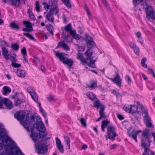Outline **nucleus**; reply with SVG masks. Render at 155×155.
<instances>
[{
    "label": "nucleus",
    "instance_id": "31",
    "mask_svg": "<svg viewBox=\"0 0 155 155\" xmlns=\"http://www.w3.org/2000/svg\"><path fill=\"white\" fill-rule=\"evenodd\" d=\"M129 136L134 139L136 142H137V135L135 133L134 130L132 131L129 134Z\"/></svg>",
    "mask_w": 155,
    "mask_h": 155
},
{
    "label": "nucleus",
    "instance_id": "36",
    "mask_svg": "<svg viewBox=\"0 0 155 155\" xmlns=\"http://www.w3.org/2000/svg\"><path fill=\"white\" fill-rule=\"evenodd\" d=\"M94 41L92 40L91 41H89L87 42V46L88 49H91L94 46Z\"/></svg>",
    "mask_w": 155,
    "mask_h": 155
},
{
    "label": "nucleus",
    "instance_id": "10",
    "mask_svg": "<svg viewBox=\"0 0 155 155\" xmlns=\"http://www.w3.org/2000/svg\"><path fill=\"white\" fill-rule=\"evenodd\" d=\"M23 24L26 26V28L22 29V31L27 32L33 31V29L30 22L28 21H25L23 22Z\"/></svg>",
    "mask_w": 155,
    "mask_h": 155
},
{
    "label": "nucleus",
    "instance_id": "54",
    "mask_svg": "<svg viewBox=\"0 0 155 155\" xmlns=\"http://www.w3.org/2000/svg\"><path fill=\"white\" fill-rule=\"evenodd\" d=\"M22 101L19 98H18L16 101H15V105L16 106L20 105L22 103Z\"/></svg>",
    "mask_w": 155,
    "mask_h": 155
},
{
    "label": "nucleus",
    "instance_id": "30",
    "mask_svg": "<svg viewBox=\"0 0 155 155\" xmlns=\"http://www.w3.org/2000/svg\"><path fill=\"white\" fill-rule=\"evenodd\" d=\"M32 8H29L28 10L27 13L29 15V17L31 19L35 20V15L32 12Z\"/></svg>",
    "mask_w": 155,
    "mask_h": 155
},
{
    "label": "nucleus",
    "instance_id": "1",
    "mask_svg": "<svg viewBox=\"0 0 155 155\" xmlns=\"http://www.w3.org/2000/svg\"><path fill=\"white\" fill-rule=\"evenodd\" d=\"M22 124L23 127L27 131H31V136L35 143V147L37 153L38 154H42L46 153L48 150V146L44 143L43 140H39L37 139L38 134H37L36 132H34V130L33 127H32V125H30L29 124L24 121L23 122Z\"/></svg>",
    "mask_w": 155,
    "mask_h": 155
},
{
    "label": "nucleus",
    "instance_id": "49",
    "mask_svg": "<svg viewBox=\"0 0 155 155\" xmlns=\"http://www.w3.org/2000/svg\"><path fill=\"white\" fill-rule=\"evenodd\" d=\"M16 62H12V66L15 68H19L21 67V65L19 64H17Z\"/></svg>",
    "mask_w": 155,
    "mask_h": 155
},
{
    "label": "nucleus",
    "instance_id": "27",
    "mask_svg": "<svg viewBox=\"0 0 155 155\" xmlns=\"http://www.w3.org/2000/svg\"><path fill=\"white\" fill-rule=\"evenodd\" d=\"M77 58L83 63H87L86 60L83 58L82 54L81 53H78L77 55Z\"/></svg>",
    "mask_w": 155,
    "mask_h": 155
},
{
    "label": "nucleus",
    "instance_id": "20",
    "mask_svg": "<svg viewBox=\"0 0 155 155\" xmlns=\"http://www.w3.org/2000/svg\"><path fill=\"white\" fill-rule=\"evenodd\" d=\"M93 105L94 107H96L97 109L100 108V109H101L102 108H105V106L100 103V101L99 100L94 101Z\"/></svg>",
    "mask_w": 155,
    "mask_h": 155
},
{
    "label": "nucleus",
    "instance_id": "47",
    "mask_svg": "<svg viewBox=\"0 0 155 155\" xmlns=\"http://www.w3.org/2000/svg\"><path fill=\"white\" fill-rule=\"evenodd\" d=\"M76 46L78 47V51H79L83 52L85 50V48L83 46H80L78 44L75 45Z\"/></svg>",
    "mask_w": 155,
    "mask_h": 155
},
{
    "label": "nucleus",
    "instance_id": "58",
    "mask_svg": "<svg viewBox=\"0 0 155 155\" xmlns=\"http://www.w3.org/2000/svg\"><path fill=\"white\" fill-rule=\"evenodd\" d=\"M117 118L120 120H123L124 119V117L123 115L118 114H117Z\"/></svg>",
    "mask_w": 155,
    "mask_h": 155
},
{
    "label": "nucleus",
    "instance_id": "59",
    "mask_svg": "<svg viewBox=\"0 0 155 155\" xmlns=\"http://www.w3.org/2000/svg\"><path fill=\"white\" fill-rule=\"evenodd\" d=\"M47 134L45 133L42 134L41 133H38V136L39 138H42L45 137Z\"/></svg>",
    "mask_w": 155,
    "mask_h": 155
},
{
    "label": "nucleus",
    "instance_id": "6",
    "mask_svg": "<svg viewBox=\"0 0 155 155\" xmlns=\"http://www.w3.org/2000/svg\"><path fill=\"white\" fill-rule=\"evenodd\" d=\"M143 112L145 114L143 118L146 126L148 128H153L154 126L151 123V119L149 117L147 110L145 109Z\"/></svg>",
    "mask_w": 155,
    "mask_h": 155
},
{
    "label": "nucleus",
    "instance_id": "15",
    "mask_svg": "<svg viewBox=\"0 0 155 155\" xmlns=\"http://www.w3.org/2000/svg\"><path fill=\"white\" fill-rule=\"evenodd\" d=\"M37 117L33 114L27 113L26 114V120L29 121L30 122H36L35 121V119H36Z\"/></svg>",
    "mask_w": 155,
    "mask_h": 155
},
{
    "label": "nucleus",
    "instance_id": "24",
    "mask_svg": "<svg viewBox=\"0 0 155 155\" xmlns=\"http://www.w3.org/2000/svg\"><path fill=\"white\" fill-rule=\"evenodd\" d=\"M9 26L12 29L18 30L20 28L18 24H16L15 22L13 21L11 22Z\"/></svg>",
    "mask_w": 155,
    "mask_h": 155
},
{
    "label": "nucleus",
    "instance_id": "11",
    "mask_svg": "<svg viewBox=\"0 0 155 155\" xmlns=\"http://www.w3.org/2000/svg\"><path fill=\"white\" fill-rule=\"evenodd\" d=\"M53 1H52V2ZM51 5H50V10L48 12L54 14V12L55 11L54 14L56 15L59 12V9L58 8L57 6L55 3L52 2Z\"/></svg>",
    "mask_w": 155,
    "mask_h": 155
},
{
    "label": "nucleus",
    "instance_id": "8",
    "mask_svg": "<svg viewBox=\"0 0 155 155\" xmlns=\"http://www.w3.org/2000/svg\"><path fill=\"white\" fill-rule=\"evenodd\" d=\"M146 16L150 21L153 23L155 22V11L153 10L148 11L146 14Z\"/></svg>",
    "mask_w": 155,
    "mask_h": 155
},
{
    "label": "nucleus",
    "instance_id": "50",
    "mask_svg": "<svg viewBox=\"0 0 155 155\" xmlns=\"http://www.w3.org/2000/svg\"><path fill=\"white\" fill-rule=\"evenodd\" d=\"M135 53L137 55H139L140 49L137 46L133 49Z\"/></svg>",
    "mask_w": 155,
    "mask_h": 155
},
{
    "label": "nucleus",
    "instance_id": "12",
    "mask_svg": "<svg viewBox=\"0 0 155 155\" xmlns=\"http://www.w3.org/2000/svg\"><path fill=\"white\" fill-rule=\"evenodd\" d=\"M8 3L15 7H18L21 5V0H7Z\"/></svg>",
    "mask_w": 155,
    "mask_h": 155
},
{
    "label": "nucleus",
    "instance_id": "9",
    "mask_svg": "<svg viewBox=\"0 0 155 155\" xmlns=\"http://www.w3.org/2000/svg\"><path fill=\"white\" fill-rule=\"evenodd\" d=\"M25 115V112L24 111H18L14 114V117L18 120L21 121L24 119Z\"/></svg>",
    "mask_w": 155,
    "mask_h": 155
},
{
    "label": "nucleus",
    "instance_id": "4",
    "mask_svg": "<svg viewBox=\"0 0 155 155\" xmlns=\"http://www.w3.org/2000/svg\"><path fill=\"white\" fill-rule=\"evenodd\" d=\"M32 127H33V129L34 128H36L38 131L42 133H45L46 130L41 118L39 116L37 117L36 123H34Z\"/></svg>",
    "mask_w": 155,
    "mask_h": 155
},
{
    "label": "nucleus",
    "instance_id": "34",
    "mask_svg": "<svg viewBox=\"0 0 155 155\" xmlns=\"http://www.w3.org/2000/svg\"><path fill=\"white\" fill-rule=\"evenodd\" d=\"M16 54L13 53L12 56H11L10 57L8 56L9 59H10L12 61V62H17L18 60L16 58Z\"/></svg>",
    "mask_w": 155,
    "mask_h": 155
},
{
    "label": "nucleus",
    "instance_id": "2",
    "mask_svg": "<svg viewBox=\"0 0 155 155\" xmlns=\"http://www.w3.org/2000/svg\"><path fill=\"white\" fill-rule=\"evenodd\" d=\"M150 130L146 129L141 134V146L144 150L143 155H154V152L150 149L151 141Z\"/></svg>",
    "mask_w": 155,
    "mask_h": 155
},
{
    "label": "nucleus",
    "instance_id": "23",
    "mask_svg": "<svg viewBox=\"0 0 155 155\" xmlns=\"http://www.w3.org/2000/svg\"><path fill=\"white\" fill-rule=\"evenodd\" d=\"M46 28L51 35L53 36L54 35L53 32L54 31V29L52 25L51 24L46 25Z\"/></svg>",
    "mask_w": 155,
    "mask_h": 155
},
{
    "label": "nucleus",
    "instance_id": "44",
    "mask_svg": "<svg viewBox=\"0 0 155 155\" xmlns=\"http://www.w3.org/2000/svg\"><path fill=\"white\" fill-rule=\"evenodd\" d=\"M88 98L91 100H94L96 97L95 94L92 92H91L89 93L88 95Z\"/></svg>",
    "mask_w": 155,
    "mask_h": 155
},
{
    "label": "nucleus",
    "instance_id": "3",
    "mask_svg": "<svg viewBox=\"0 0 155 155\" xmlns=\"http://www.w3.org/2000/svg\"><path fill=\"white\" fill-rule=\"evenodd\" d=\"M55 55L64 64L67 65L69 68L73 65L74 61L72 59L66 57V56H68L67 54L62 52L60 53L55 52Z\"/></svg>",
    "mask_w": 155,
    "mask_h": 155
},
{
    "label": "nucleus",
    "instance_id": "60",
    "mask_svg": "<svg viewBox=\"0 0 155 155\" xmlns=\"http://www.w3.org/2000/svg\"><path fill=\"white\" fill-rule=\"evenodd\" d=\"M129 45L130 48L133 49L137 46L136 44L133 42L131 43Z\"/></svg>",
    "mask_w": 155,
    "mask_h": 155
},
{
    "label": "nucleus",
    "instance_id": "55",
    "mask_svg": "<svg viewBox=\"0 0 155 155\" xmlns=\"http://www.w3.org/2000/svg\"><path fill=\"white\" fill-rule=\"evenodd\" d=\"M112 93L115 95L117 98H118L120 95V94L119 93H118L115 90H113L112 91Z\"/></svg>",
    "mask_w": 155,
    "mask_h": 155
},
{
    "label": "nucleus",
    "instance_id": "63",
    "mask_svg": "<svg viewBox=\"0 0 155 155\" xmlns=\"http://www.w3.org/2000/svg\"><path fill=\"white\" fill-rule=\"evenodd\" d=\"M88 66H89L92 68H94L95 67V64H91V63H88V62L87 61V63H86Z\"/></svg>",
    "mask_w": 155,
    "mask_h": 155
},
{
    "label": "nucleus",
    "instance_id": "42",
    "mask_svg": "<svg viewBox=\"0 0 155 155\" xmlns=\"http://www.w3.org/2000/svg\"><path fill=\"white\" fill-rule=\"evenodd\" d=\"M64 138L65 139L66 141V142L67 143V144L68 145V149L70 148V141L69 137L66 136H64Z\"/></svg>",
    "mask_w": 155,
    "mask_h": 155
},
{
    "label": "nucleus",
    "instance_id": "37",
    "mask_svg": "<svg viewBox=\"0 0 155 155\" xmlns=\"http://www.w3.org/2000/svg\"><path fill=\"white\" fill-rule=\"evenodd\" d=\"M61 1L68 8H70L71 7V5L69 0H61Z\"/></svg>",
    "mask_w": 155,
    "mask_h": 155
},
{
    "label": "nucleus",
    "instance_id": "46",
    "mask_svg": "<svg viewBox=\"0 0 155 155\" xmlns=\"http://www.w3.org/2000/svg\"><path fill=\"white\" fill-rule=\"evenodd\" d=\"M125 80L126 81L127 83V84L129 85H130L131 83V78L128 75H126L125 76Z\"/></svg>",
    "mask_w": 155,
    "mask_h": 155
},
{
    "label": "nucleus",
    "instance_id": "45",
    "mask_svg": "<svg viewBox=\"0 0 155 155\" xmlns=\"http://www.w3.org/2000/svg\"><path fill=\"white\" fill-rule=\"evenodd\" d=\"M84 40L87 42L91 41L92 40V38L89 36V35L87 34H86L85 36Z\"/></svg>",
    "mask_w": 155,
    "mask_h": 155
},
{
    "label": "nucleus",
    "instance_id": "57",
    "mask_svg": "<svg viewBox=\"0 0 155 155\" xmlns=\"http://www.w3.org/2000/svg\"><path fill=\"white\" fill-rule=\"evenodd\" d=\"M55 139L56 146H58V145L62 144L60 140L58 137H56Z\"/></svg>",
    "mask_w": 155,
    "mask_h": 155
},
{
    "label": "nucleus",
    "instance_id": "32",
    "mask_svg": "<svg viewBox=\"0 0 155 155\" xmlns=\"http://www.w3.org/2000/svg\"><path fill=\"white\" fill-rule=\"evenodd\" d=\"M11 48L14 51H18L19 48L18 45L16 43H12L10 46Z\"/></svg>",
    "mask_w": 155,
    "mask_h": 155
},
{
    "label": "nucleus",
    "instance_id": "21",
    "mask_svg": "<svg viewBox=\"0 0 155 155\" xmlns=\"http://www.w3.org/2000/svg\"><path fill=\"white\" fill-rule=\"evenodd\" d=\"M53 14L48 12L45 16V18L48 20L52 23H54V18L53 16Z\"/></svg>",
    "mask_w": 155,
    "mask_h": 155
},
{
    "label": "nucleus",
    "instance_id": "14",
    "mask_svg": "<svg viewBox=\"0 0 155 155\" xmlns=\"http://www.w3.org/2000/svg\"><path fill=\"white\" fill-rule=\"evenodd\" d=\"M27 91L31 95L32 99L35 101H38V98L36 93L34 91H32L33 90L30 87H28L27 88Z\"/></svg>",
    "mask_w": 155,
    "mask_h": 155
},
{
    "label": "nucleus",
    "instance_id": "5",
    "mask_svg": "<svg viewBox=\"0 0 155 155\" xmlns=\"http://www.w3.org/2000/svg\"><path fill=\"white\" fill-rule=\"evenodd\" d=\"M115 128L114 126L113 125L109 126L107 128V134L106 136V140L108 139L111 140L112 141H114L116 137L118 135L115 132Z\"/></svg>",
    "mask_w": 155,
    "mask_h": 155
},
{
    "label": "nucleus",
    "instance_id": "35",
    "mask_svg": "<svg viewBox=\"0 0 155 155\" xmlns=\"http://www.w3.org/2000/svg\"><path fill=\"white\" fill-rule=\"evenodd\" d=\"M3 94L4 95H6L7 93H9L11 91V89L8 87L5 86L3 87Z\"/></svg>",
    "mask_w": 155,
    "mask_h": 155
},
{
    "label": "nucleus",
    "instance_id": "43",
    "mask_svg": "<svg viewBox=\"0 0 155 155\" xmlns=\"http://www.w3.org/2000/svg\"><path fill=\"white\" fill-rule=\"evenodd\" d=\"M147 61V59L146 58H143L141 60V64L142 66L144 68H147V64L145 62Z\"/></svg>",
    "mask_w": 155,
    "mask_h": 155
},
{
    "label": "nucleus",
    "instance_id": "25",
    "mask_svg": "<svg viewBox=\"0 0 155 155\" xmlns=\"http://www.w3.org/2000/svg\"><path fill=\"white\" fill-rule=\"evenodd\" d=\"M110 121L108 120H104L102 121L101 125V129L103 132L105 131V128L107 127Z\"/></svg>",
    "mask_w": 155,
    "mask_h": 155
},
{
    "label": "nucleus",
    "instance_id": "22",
    "mask_svg": "<svg viewBox=\"0 0 155 155\" xmlns=\"http://www.w3.org/2000/svg\"><path fill=\"white\" fill-rule=\"evenodd\" d=\"M91 84L87 85V87L91 88V89H94L97 87V82L94 81L92 80L90 81Z\"/></svg>",
    "mask_w": 155,
    "mask_h": 155
},
{
    "label": "nucleus",
    "instance_id": "39",
    "mask_svg": "<svg viewBox=\"0 0 155 155\" xmlns=\"http://www.w3.org/2000/svg\"><path fill=\"white\" fill-rule=\"evenodd\" d=\"M104 109L105 108H102L101 109H100V110L99 111L100 116H102V118H103L104 119L106 118V116L104 112Z\"/></svg>",
    "mask_w": 155,
    "mask_h": 155
},
{
    "label": "nucleus",
    "instance_id": "16",
    "mask_svg": "<svg viewBox=\"0 0 155 155\" xmlns=\"http://www.w3.org/2000/svg\"><path fill=\"white\" fill-rule=\"evenodd\" d=\"M62 47L64 50H69L70 48L69 47L65 44L64 41H61L58 44V46L56 47V48Z\"/></svg>",
    "mask_w": 155,
    "mask_h": 155
},
{
    "label": "nucleus",
    "instance_id": "41",
    "mask_svg": "<svg viewBox=\"0 0 155 155\" xmlns=\"http://www.w3.org/2000/svg\"><path fill=\"white\" fill-rule=\"evenodd\" d=\"M78 120L80 121L81 123L82 126L84 127H86V120L85 119L82 118L81 119L78 118Z\"/></svg>",
    "mask_w": 155,
    "mask_h": 155
},
{
    "label": "nucleus",
    "instance_id": "29",
    "mask_svg": "<svg viewBox=\"0 0 155 155\" xmlns=\"http://www.w3.org/2000/svg\"><path fill=\"white\" fill-rule=\"evenodd\" d=\"M70 34L72 36L73 38L74 39L78 40L80 39L79 35L76 34L75 30H72L70 32Z\"/></svg>",
    "mask_w": 155,
    "mask_h": 155
},
{
    "label": "nucleus",
    "instance_id": "52",
    "mask_svg": "<svg viewBox=\"0 0 155 155\" xmlns=\"http://www.w3.org/2000/svg\"><path fill=\"white\" fill-rule=\"evenodd\" d=\"M35 9L38 12L40 11V6L39 5V2L38 1H37L35 3Z\"/></svg>",
    "mask_w": 155,
    "mask_h": 155
},
{
    "label": "nucleus",
    "instance_id": "28",
    "mask_svg": "<svg viewBox=\"0 0 155 155\" xmlns=\"http://www.w3.org/2000/svg\"><path fill=\"white\" fill-rule=\"evenodd\" d=\"M16 73L18 76L21 78H24L25 75V71L20 69H18Z\"/></svg>",
    "mask_w": 155,
    "mask_h": 155
},
{
    "label": "nucleus",
    "instance_id": "53",
    "mask_svg": "<svg viewBox=\"0 0 155 155\" xmlns=\"http://www.w3.org/2000/svg\"><path fill=\"white\" fill-rule=\"evenodd\" d=\"M84 9L86 11L88 15L89 16V17H91V15L90 11L89 10L88 8L87 5L86 4H85L84 6Z\"/></svg>",
    "mask_w": 155,
    "mask_h": 155
},
{
    "label": "nucleus",
    "instance_id": "13",
    "mask_svg": "<svg viewBox=\"0 0 155 155\" xmlns=\"http://www.w3.org/2000/svg\"><path fill=\"white\" fill-rule=\"evenodd\" d=\"M110 79L118 86H121V81L119 74H117L114 78H110Z\"/></svg>",
    "mask_w": 155,
    "mask_h": 155
},
{
    "label": "nucleus",
    "instance_id": "48",
    "mask_svg": "<svg viewBox=\"0 0 155 155\" xmlns=\"http://www.w3.org/2000/svg\"><path fill=\"white\" fill-rule=\"evenodd\" d=\"M58 149L61 153H63L64 151V148L62 144L58 145L57 146Z\"/></svg>",
    "mask_w": 155,
    "mask_h": 155
},
{
    "label": "nucleus",
    "instance_id": "38",
    "mask_svg": "<svg viewBox=\"0 0 155 155\" xmlns=\"http://www.w3.org/2000/svg\"><path fill=\"white\" fill-rule=\"evenodd\" d=\"M101 1L107 10L109 11H110V8L107 0H103Z\"/></svg>",
    "mask_w": 155,
    "mask_h": 155
},
{
    "label": "nucleus",
    "instance_id": "7",
    "mask_svg": "<svg viewBox=\"0 0 155 155\" xmlns=\"http://www.w3.org/2000/svg\"><path fill=\"white\" fill-rule=\"evenodd\" d=\"M144 0H133V4L135 6L140 3L141 5H142L143 9L145 10L146 13L148 12L149 8L150 7L146 1Z\"/></svg>",
    "mask_w": 155,
    "mask_h": 155
},
{
    "label": "nucleus",
    "instance_id": "17",
    "mask_svg": "<svg viewBox=\"0 0 155 155\" xmlns=\"http://www.w3.org/2000/svg\"><path fill=\"white\" fill-rule=\"evenodd\" d=\"M2 101L4 103V105L8 109H10L12 108V103L10 101L6 98L2 99Z\"/></svg>",
    "mask_w": 155,
    "mask_h": 155
},
{
    "label": "nucleus",
    "instance_id": "61",
    "mask_svg": "<svg viewBox=\"0 0 155 155\" xmlns=\"http://www.w3.org/2000/svg\"><path fill=\"white\" fill-rule=\"evenodd\" d=\"M93 57H92L91 58L89 59L88 60H89L90 62H88V63H91V64H95L94 63L96 61V60L93 59Z\"/></svg>",
    "mask_w": 155,
    "mask_h": 155
},
{
    "label": "nucleus",
    "instance_id": "26",
    "mask_svg": "<svg viewBox=\"0 0 155 155\" xmlns=\"http://www.w3.org/2000/svg\"><path fill=\"white\" fill-rule=\"evenodd\" d=\"M93 52L92 51H90V49H88L84 53L85 55L87 57L86 59V61L89 59L93 57H92V55L93 54Z\"/></svg>",
    "mask_w": 155,
    "mask_h": 155
},
{
    "label": "nucleus",
    "instance_id": "18",
    "mask_svg": "<svg viewBox=\"0 0 155 155\" xmlns=\"http://www.w3.org/2000/svg\"><path fill=\"white\" fill-rule=\"evenodd\" d=\"M2 52L4 58L6 60H8L9 59L8 56L9 55L8 49L6 47H2Z\"/></svg>",
    "mask_w": 155,
    "mask_h": 155
},
{
    "label": "nucleus",
    "instance_id": "19",
    "mask_svg": "<svg viewBox=\"0 0 155 155\" xmlns=\"http://www.w3.org/2000/svg\"><path fill=\"white\" fill-rule=\"evenodd\" d=\"M124 109L126 111L131 114L134 113L137 110L131 109V106L130 105H125L124 107Z\"/></svg>",
    "mask_w": 155,
    "mask_h": 155
},
{
    "label": "nucleus",
    "instance_id": "33",
    "mask_svg": "<svg viewBox=\"0 0 155 155\" xmlns=\"http://www.w3.org/2000/svg\"><path fill=\"white\" fill-rule=\"evenodd\" d=\"M72 25L71 23H69L68 25H66L64 28L66 32H70V33L71 31L73 30H72Z\"/></svg>",
    "mask_w": 155,
    "mask_h": 155
},
{
    "label": "nucleus",
    "instance_id": "56",
    "mask_svg": "<svg viewBox=\"0 0 155 155\" xmlns=\"http://www.w3.org/2000/svg\"><path fill=\"white\" fill-rule=\"evenodd\" d=\"M47 98L48 101L49 102H51L54 100V98L52 95H50L49 96L47 97Z\"/></svg>",
    "mask_w": 155,
    "mask_h": 155
},
{
    "label": "nucleus",
    "instance_id": "62",
    "mask_svg": "<svg viewBox=\"0 0 155 155\" xmlns=\"http://www.w3.org/2000/svg\"><path fill=\"white\" fill-rule=\"evenodd\" d=\"M131 109H133V110H135V109H137L135 111V112L134 113H136L137 112V107L135 106V105H131Z\"/></svg>",
    "mask_w": 155,
    "mask_h": 155
},
{
    "label": "nucleus",
    "instance_id": "40",
    "mask_svg": "<svg viewBox=\"0 0 155 155\" xmlns=\"http://www.w3.org/2000/svg\"><path fill=\"white\" fill-rule=\"evenodd\" d=\"M23 34L25 36L28 38L29 39L33 41H35V39L33 36L30 34L27 33H23Z\"/></svg>",
    "mask_w": 155,
    "mask_h": 155
},
{
    "label": "nucleus",
    "instance_id": "51",
    "mask_svg": "<svg viewBox=\"0 0 155 155\" xmlns=\"http://www.w3.org/2000/svg\"><path fill=\"white\" fill-rule=\"evenodd\" d=\"M23 56H26L27 55V51L25 47H23L21 51Z\"/></svg>",
    "mask_w": 155,
    "mask_h": 155
},
{
    "label": "nucleus",
    "instance_id": "64",
    "mask_svg": "<svg viewBox=\"0 0 155 155\" xmlns=\"http://www.w3.org/2000/svg\"><path fill=\"white\" fill-rule=\"evenodd\" d=\"M136 36L138 38L141 37V34L140 31L138 32L136 34Z\"/></svg>",
    "mask_w": 155,
    "mask_h": 155
}]
</instances>
